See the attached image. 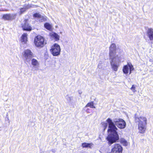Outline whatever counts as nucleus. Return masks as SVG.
I'll return each instance as SVG.
<instances>
[{
  "label": "nucleus",
  "instance_id": "nucleus-2",
  "mask_svg": "<svg viewBox=\"0 0 153 153\" xmlns=\"http://www.w3.org/2000/svg\"><path fill=\"white\" fill-rule=\"evenodd\" d=\"M136 122H138V129L141 133L144 132L146 125V118L144 117H140L135 118Z\"/></svg>",
  "mask_w": 153,
  "mask_h": 153
},
{
  "label": "nucleus",
  "instance_id": "nucleus-10",
  "mask_svg": "<svg viewBox=\"0 0 153 153\" xmlns=\"http://www.w3.org/2000/svg\"><path fill=\"white\" fill-rule=\"evenodd\" d=\"M33 16L34 17L37 18L39 21L40 22H43L46 20L47 17L46 16H42L39 13L34 14Z\"/></svg>",
  "mask_w": 153,
  "mask_h": 153
},
{
  "label": "nucleus",
  "instance_id": "nucleus-25",
  "mask_svg": "<svg viewBox=\"0 0 153 153\" xmlns=\"http://www.w3.org/2000/svg\"><path fill=\"white\" fill-rule=\"evenodd\" d=\"M67 99L68 102L72 104L73 103V100H72L71 97L68 96L67 98Z\"/></svg>",
  "mask_w": 153,
  "mask_h": 153
},
{
  "label": "nucleus",
  "instance_id": "nucleus-16",
  "mask_svg": "<svg viewBox=\"0 0 153 153\" xmlns=\"http://www.w3.org/2000/svg\"><path fill=\"white\" fill-rule=\"evenodd\" d=\"M31 7L30 5H28L26 6H25L24 7L21 8L20 9V13L21 14L26 11L27 9H29Z\"/></svg>",
  "mask_w": 153,
  "mask_h": 153
},
{
  "label": "nucleus",
  "instance_id": "nucleus-22",
  "mask_svg": "<svg viewBox=\"0 0 153 153\" xmlns=\"http://www.w3.org/2000/svg\"><path fill=\"white\" fill-rule=\"evenodd\" d=\"M137 86L135 85H133L130 88V89L133 92H136Z\"/></svg>",
  "mask_w": 153,
  "mask_h": 153
},
{
  "label": "nucleus",
  "instance_id": "nucleus-4",
  "mask_svg": "<svg viewBox=\"0 0 153 153\" xmlns=\"http://www.w3.org/2000/svg\"><path fill=\"white\" fill-rule=\"evenodd\" d=\"M35 45L37 47L42 48L46 44L44 42V39L42 36H38L35 38Z\"/></svg>",
  "mask_w": 153,
  "mask_h": 153
},
{
  "label": "nucleus",
  "instance_id": "nucleus-5",
  "mask_svg": "<svg viewBox=\"0 0 153 153\" xmlns=\"http://www.w3.org/2000/svg\"><path fill=\"white\" fill-rule=\"evenodd\" d=\"M111 60L110 62L111 65L112 69L115 71H117L119 66V63L120 59L119 57L113 58L110 59Z\"/></svg>",
  "mask_w": 153,
  "mask_h": 153
},
{
  "label": "nucleus",
  "instance_id": "nucleus-13",
  "mask_svg": "<svg viewBox=\"0 0 153 153\" xmlns=\"http://www.w3.org/2000/svg\"><path fill=\"white\" fill-rule=\"evenodd\" d=\"M147 36L150 40H153V29H149L147 32Z\"/></svg>",
  "mask_w": 153,
  "mask_h": 153
},
{
  "label": "nucleus",
  "instance_id": "nucleus-20",
  "mask_svg": "<svg viewBox=\"0 0 153 153\" xmlns=\"http://www.w3.org/2000/svg\"><path fill=\"white\" fill-rule=\"evenodd\" d=\"M45 27L47 29L51 30L52 28V26L49 23H46L44 24Z\"/></svg>",
  "mask_w": 153,
  "mask_h": 153
},
{
  "label": "nucleus",
  "instance_id": "nucleus-15",
  "mask_svg": "<svg viewBox=\"0 0 153 153\" xmlns=\"http://www.w3.org/2000/svg\"><path fill=\"white\" fill-rule=\"evenodd\" d=\"M50 35L51 37L53 38L56 41H57L59 40V36L55 33L52 32L51 33Z\"/></svg>",
  "mask_w": 153,
  "mask_h": 153
},
{
  "label": "nucleus",
  "instance_id": "nucleus-26",
  "mask_svg": "<svg viewBox=\"0 0 153 153\" xmlns=\"http://www.w3.org/2000/svg\"><path fill=\"white\" fill-rule=\"evenodd\" d=\"M51 151L53 153H55L56 152V149H53L51 150Z\"/></svg>",
  "mask_w": 153,
  "mask_h": 153
},
{
  "label": "nucleus",
  "instance_id": "nucleus-23",
  "mask_svg": "<svg viewBox=\"0 0 153 153\" xmlns=\"http://www.w3.org/2000/svg\"><path fill=\"white\" fill-rule=\"evenodd\" d=\"M102 125L104 128V131H105L106 128L107 127L108 125V123L107 122V123L102 122Z\"/></svg>",
  "mask_w": 153,
  "mask_h": 153
},
{
  "label": "nucleus",
  "instance_id": "nucleus-21",
  "mask_svg": "<svg viewBox=\"0 0 153 153\" xmlns=\"http://www.w3.org/2000/svg\"><path fill=\"white\" fill-rule=\"evenodd\" d=\"M120 142L123 146H127L128 145V142L127 141L123 138H121Z\"/></svg>",
  "mask_w": 153,
  "mask_h": 153
},
{
  "label": "nucleus",
  "instance_id": "nucleus-14",
  "mask_svg": "<svg viewBox=\"0 0 153 153\" xmlns=\"http://www.w3.org/2000/svg\"><path fill=\"white\" fill-rule=\"evenodd\" d=\"M22 27L23 30L30 31L32 30V27L29 25L28 23L25 22V24L22 25Z\"/></svg>",
  "mask_w": 153,
  "mask_h": 153
},
{
  "label": "nucleus",
  "instance_id": "nucleus-17",
  "mask_svg": "<svg viewBox=\"0 0 153 153\" xmlns=\"http://www.w3.org/2000/svg\"><path fill=\"white\" fill-rule=\"evenodd\" d=\"M27 35L26 33H24L21 37V41L24 43H26L27 41Z\"/></svg>",
  "mask_w": 153,
  "mask_h": 153
},
{
  "label": "nucleus",
  "instance_id": "nucleus-6",
  "mask_svg": "<svg viewBox=\"0 0 153 153\" xmlns=\"http://www.w3.org/2000/svg\"><path fill=\"white\" fill-rule=\"evenodd\" d=\"M134 70V68L131 64L130 63H128L127 65L123 66V71L124 74L127 75L129 72V74H130Z\"/></svg>",
  "mask_w": 153,
  "mask_h": 153
},
{
  "label": "nucleus",
  "instance_id": "nucleus-11",
  "mask_svg": "<svg viewBox=\"0 0 153 153\" xmlns=\"http://www.w3.org/2000/svg\"><path fill=\"white\" fill-rule=\"evenodd\" d=\"M14 16L13 14H7L3 15L2 18L5 20H11L14 18Z\"/></svg>",
  "mask_w": 153,
  "mask_h": 153
},
{
  "label": "nucleus",
  "instance_id": "nucleus-18",
  "mask_svg": "<svg viewBox=\"0 0 153 153\" xmlns=\"http://www.w3.org/2000/svg\"><path fill=\"white\" fill-rule=\"evenodd\" d=\"M92 146L91 143H83L82 144V146L83 148H91Z\"/></svg>",
  "mask_w": 153,
  "mask_h": 153
},
{
  "label": "nucleus",
  "instance_id": "nucleus-1",
  "mask_svg": "<svg viewBox=\"0 0 153 153\" xmlns=\"http://www.w3.org/2000/svg\"><path fill=\"white\" fill-rule=\"evenodd\" d=\"M106 122L108 124V132L109 134L107 139L110 146L119 140V136L117 131L118 129L116 126L120 129H123L126 127V123L124 120L120 118L114 119L113 121L110 118H108Z\"/></svg>",
  "mask_w": 153,
  "mask_h": 153
},
{
  "label": "nucleus",
  "instance_id": "nucleus-12",
  "mask_svg": "<svg viewBox=\"0 0 153 153\" xmlns=\"http://www.w3.org/2000/svg\"><path fill=\"white\" fill-rule=\"evenodd\" d=\"M31 64L33 67L35 68L36 70L38 69L39 63L37 60L35 59H32L31 60Z\"/></svg>",
  "mask_w": 153,
  "mask_h": 153
},
{
  "label": "nucleus",
  "instance_id": "nucleus-19",
  "mask_svg": "<svg viewBox=\"0 0 153 153\" xmlns=\"http://www.w3.org/2000/svg\"><path fill=\"white\" fill-rule=\"evenodd\" d=\"M94 105V102L92 101L88 103L86 105L85 107H90L91 108H95V107Z\"/></svg>",
  "mask_w": 153,
  "mask_h": 153
},
{
  "label": "nucleus",
  "instance_id": "nucleus-24",
  "mask_svg": "<svg viewBox=\"0 0 153 153\" xmlns=\"http://www.w3.org/2000/svg\"><path fill=\"white\" fill-rule=\"evenodd\" d=\"M103 63L102 62H100L98 64V68L100 69H102L103 68Z\"/></svg>",
  "mask_w": 153,
  "mask_h": 153
},
{
  "label": "nucleus",
  "instance_id": "nucleus-7",
  "mask_svg": "<svg viewBox=\"0 0 153 153\" xmlns=\"http://www.w3.org/2000/svg\"><path fill=\"white\" fill-rule=\"evenodd\" d=\"M116 45L114 43H112L109 48V56L110 59L113 58L118 57L116 55Z\"/></svg>",
  "mask_w": 153,
  "mask_h": 153
},
{
  "label": "nucleus",
  "instance_id": "nucleus-9",
  "mask_svg": "<svg viewBox=\"0 0 153 153\" xmlns=\"http://www.w3.org/2000/svg\"><path fill=\"white\" fill-rule=\"evenodd\" d=\"M123 148L119 144L115 143L112 149L111 153H122Z\"/></svg>",
  "mask_w": 153,
  "mask_h": 153
},
{
  "label": "nucleus",
  "instance_id": "nucleus-8",
  "mask_svg": "<svg viewBox=\"0 0 153 153\" xmlns=\"http://www.w3.org/2000/svg\"><path fill=\"white\" fill-rule=\"evenodd\" d=\"M33 56V53L30 50L27 49L24 51L23 56L26 61L28 62L30 61Z\"/></svg>",
  "mask_w": 153,
  "mask_h": 153
},
{
  "label": "nucleus",
  "instance_id": "nucleus-3",
  "mask_svg": "<svg viewBox=\"0 0 153 153\" xmlns=\"http://www.w3.org/2000/svg\"><path fill=\"white\" fill-rule=\"evenodd\" d=\"M61 48L60 46L56 43L52 45L50 50L51 53L54 56H57L60 54Z\"/></svg>",
  "mask_w": 153,
  "mask_h": 153
}]
</instances>
